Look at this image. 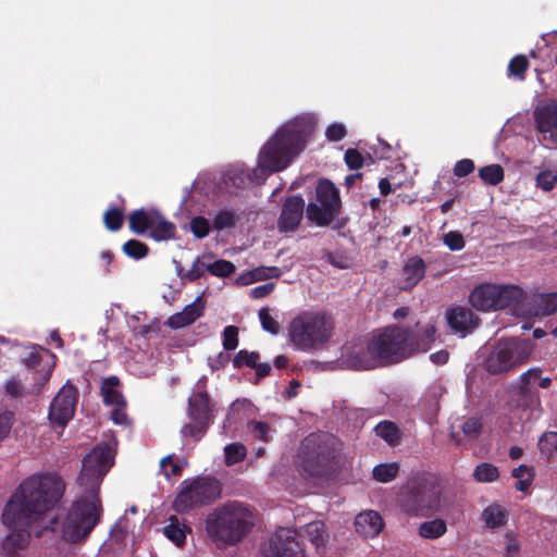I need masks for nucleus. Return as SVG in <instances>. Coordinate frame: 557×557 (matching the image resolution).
Returning a JSON list of instances; mask_svg holds the SVG:
<instances>
[{
  "label": "nucleus",
  "instance_id": "1",
  "mask_svg": "<svg viewBox=\"0 0 557 557\" xmlns=\"http://www.w3.org/2000/svg\"><path fill=\"white\" fill-rule=\"evenodd\" d=\"M65 486L61 478L52 474L32 475L25 479L8 500L2 521L13 530L2 542V550L8 556L25 549L30 533L24 528L45 520L62 498Z\"/></svg>",
  "mask_w": 557,
  "mask_h": 557
},
{
  "label": "nucleus",
  "instance_id": "2",
  "mask_svg": "<svg viewBox=\"0 0 557 557\" xmlns=\"http://www.w3.org/2000/svg\"><path fill=\"white\" fill-rule=\"evenodd\" d=\"M113 463L114 455L108 444L96 445L83 458L77 484L84 495L73 502L62 522L65 542L84 544L100 523L103 513L100 485Z\"/></svg>",
  "mask_w": 557,
  "mask_h": 557
},
{
  "label": "nucleus",
  "instance_id": "3",
  "mask_svg": "<svg viewBox=\"0 0 557 557\" xmlns=\"http://www.w3.org/2000/svg\"><path fill=\"white\" fill-rule=\"evenodd\" d=\"M435 327L425 325L410 331L400 326H387L374 333L368 341H359L346 347V356L356 369L370 370L398 363L417 351H426L434 342Z\"/></svg>",
  "mask_w": 557,
  "mask_h": 557
},
{
  "label": "nucleus",
  "instance_id": "4",
  "mask_svg": "<svg viewBox=\"0 0 557 557\" xmlns=\"http://www.w3.org/2000/svg\"><path fill=\"white\" fill-rule=\"evenodd\" d=\"M315 125V116L309 113L284 123L260 149L258 168L269 174L285 170L305 149Z\"/></svg>",
  "mask_w": 557,
  "mask_h": 557
},
{
  "label": "nucleus",
  "instance_id": "5",
  "mask_svg": "<svg viewBox=\"0 0 557 557\" xmlns=\"http://www.w3.org/2000/svg\"><path fill=\"white\" fill-rule=\"evenodd\" d=\"M252 525L250 510L238 502H228L214 508L206 519V532L219 548L239 543Z\"/></svg>",
  "mask_w": 557,
  "mask_h": 557
},
{
  "label": "nucleus",
  "instance_id": "6",
  "mask_svg": "<svg viewBox=\"0 0 557 557\" xmlns=\"http://www.w3.org/2000/svg\"><path fill=\"white\" fill-rule=\"evenodd\" d=\"M343 449L342 442L327 432H313L300 444L299 467L310 478H325L334 471Z\"/></svg>",
  "mask_w": 557,
  "mask_h": 557
},
{
  "label": "nucleus",
  "instance_id": "7",
  "mask_svg": "<svg viewBox=\"0 0 557 557\" xmlns=\"http://www.w3.org/2000/svg\"><path fill=\"white\" fill-rule=\"evenodd\" d=\"M441 488L432 474L419 473L399 488L396 504L408 517H431L441 506Z\"/></svg>",
  "mask_w": 557,
  "mask_h": 557
},
{
  "label": "nucleus",
  "instance_id": "8",
  "mask_svg": "<svg viewBox=\"0 0 557 557\" xmlns=\"http://www.w3.org/2000/svg\"><path fill=\"white\" fill-rule=\"evenodd\" d=\"M331 315L320 311H302L289 323L288 335L299 350H313L325 345L333 333Z\"/></svg>",
  "mask_w": 557,
  "mask_h": 557
},
{
  "label": "nucleus",
  "instance_id": "9",
  "mask_svg": "<svg viewBox=\"0 0 557 557\" xmlns=\"http://www.w3.org/2000/svg\"><path fill=\"white\" fill-rule=\"evenodd\" d=\"M524 290L516 285L481 284L469 296L471 306L480 311L516 308L523 302Z\"/></svg>",
  "mask_w": 557,
  "mask_h": 557
},
{
  "label": "nucleus",
  "instance_id": "10",
  "mask_svg": "<svg viewBox=\"0 0 557 557\" xmlns=\"http://www.w3.org/2000/svg\"><path fill=\"white\" fill-rule=\"evenodd\" d=\"M339 189L327 178L319 180L315 186V201L306 207V218L318 227H326L342 213Z\"/></svg>",
  "mask_w": 557,
  "mask_h": 557
},
{
  "label": "nucleus",
  "instance_id": "11",
  "mask_svg": "<svg viewBox=\"0 0 557 557\" xmlns=\"http://www.w3.org/2000/svg\"><path fill=\"white\" fill-rule=\"evenodd\" d=\"M531 351L530 341L516 337L499 339L485 360V369L491 374L508 372L524 363Z\"/></svg>",
  "mask_w": 557,
  "mask_h": 557
},
{
  "label": "nucleus",
  "instance_id": "12",
  "mask_svg": "<svg viewBox=\"0 0 557 557\" xmlns=\"http://www.w3.org/2000/svg\"><path fill=\"white\" fill-rule=\"evenodd\" d=\"M221 495V484L212 476H198L191 481L185 480L176 495L173 508L176 512H187L193 508L213 503Z\"/></svg>",
  "mask_w": 557,
  "mask_h": 557
},
{
  "label": "nucleus",
  "instance_id": "13",
  "mask_svg": "<svg viewBox=\"0 0 557 557\" xmlns=\"http://www.w3.org/2000/svg\"><path fill=\"white\" fill-rule=\"evenodd\" d=\"M264 557H305L296 530L280 528L262 548Z\"/></svg>",
  "mask_w": 557,
  "mask_h": 557
},
{
  "label": "nucleus",
  "instance_id": "14",
  "mask_svg": "<svg viewBox=\"0 0 557 557\" xmlns=\"http://www.w3.org/2000/svg\"><path fill=\"white\" fill-rule=\"evenodd\" d=\"M77 400V388L71 383L63 385L50 404L48 413L50 421L64 428L75 413Z\"/></svg>",
  "mask_w": 557,
  "mask_h": 557
},
{
  "label": "nucleus",
  "instance_id": "15",
  "mask_svg": "<svg viewBox=\"0 0 557 557\" xmlns=\"http://www.w3.org/2000/svg\"><path fill=\"white\" fill-rule=\"evenodd\" d=\"M534 121L543 145L550 149H557V100L537 108L534 111Z\"/></svg>",
  "mask_w": 557,
  "mask_h": 557
},
{
  "label": "nucleus",
  "instance_id": "16",
  "mask_svg": "<svg viewBox=\"0 0 557 557\" xmlns=\"http://www.w3.org/2000/svg\"><path fill=\"white\" fill-rule=\"evenodd\" d=\"M306 207L301 195L285 197L277 219V230L281 233L296 232L306 214Z\"/></svg>",
  "mask_w": 557,
  "mask_h": 557
},
{
  "label": "nucleus",
  "instance_id": "17",
  "mask_svg": "<svg viewBox=\"0 0 557 557\" xmlns=\"http://www.w3.org/2000/svg\"><path fill=\"white\" fill-rule=\"evenodd\" d=\"M213 411L214 405L205 388L194 393L188 398V417L190 420L212 423Z\"/></svg>",
  "mask_w": 557,
  "mask_h": 557
},
{
  "label": "nucleus",
  "instance_id": "18",
  "mask_svg": "<svg viewBox=\"0 0 557 557\" xmlns=\"http://www.w3.org/2000/svg\"><path fill=\"white\" fill-rule=\"evenodd\" d=\"M383 527V519L375 510L360 512L355 518L356 531L366 537L376 536L382 531Z\"/></svg>",
  "mask_w": 557,
  "mask_h": 557
},
{
  "label": "nucleus",
  "instance_id": "19",
  "mask_svg": "<svg viewBox=\"0 0 557 557\" xmlns=\"http://www.w3.org/2000/svg\"><path fill=\"white\" fill-rule=\"evenodd\" d=\"M203 313L201 298L197 297L193 304L187 305L181 312L168 318L165 324L171 329H181L194 323Z\"/></svg>",
  "mask_w": 557,
  "mask_h": 557
},
{
  "label": "nucleus",
  "instance_id": "20",
  "mask_svg": "<svg viewBox=\"0 0 557 557\" xmlns=\"http://www.w3.org/2000/svg\"><path fill=\"white\" fill-rule=\"evenodd\" d=\"M426 264L419 256L410 257L403 267V289L414 287L425 275Z\"/></svg>",
  "mask_w": 557,
  "mask_h": 557
},
{
  "label": "nucleus",
  "instance_id": "21",
  "mask_svg": "<svg viewBox=\"0 0 557 557\" xmlns=\"http://www.w3.org/2000/svg\"><path fill=\"white\" fill-rule=\"evenodd\" d=\"M120 379L115 375L104 379L101 383L100 394L106 406L126 407V400L119 389Z\"/></svg>",
  "mask_w": 557,
  "mask_h": 557
},
{
  "label": "nucleus",
  "instance_id": "22",
  "mask_svg": "<svg viewBox=\"0 0 557 557\" xmlns=\"http://www.w3.org/2000/svg\"><path fill=\"white\" fill-rule=\"evenodd\" d=\"M473 318L471 309L465 307H456L447 312L449 327L459 333L468 332L474 325Z\"/></svg>",
  "mask_w": 557,
  "mask_h": 557
},
{
  "label": "nucleus",
  "instance_id": "23",
  "mask_svg": "<svg viewBox=\"0 0 557 557\" xmlns=\"http://www.w3.org/2000/svg\"><path fill=\"white\" fill-rule=\"evenodd\" d=\"M157 212V210H146L145 208H139L132 211L128 214L129 230L137 235H143L146 232H150Z\"/></svg>",
  "mask_w": 557,
  "mask_h": 557
},
{
  "label": "nucleus",
  "instance_id": "24",
  "mask_svg": "<svg viewBox=\"0 0 557 557\" xmlns=\"http://www.w3.org/2000/svg\"><path fill=\"white\" fill-rule=\"evenodd\" d=\"M149 236L156 242L174 239L176 237V226L158 211L153 219Z\"/></svg>",
  "mask_w": 557,
  "mask_h": 557
},
{
  "label": "nucleus",
  "instance_id": "25",
  "mask_svg": "<svg viewBox=\"0 0 557 557\" xmlns=\"http://www.w3.org/2000/svg\"><path fill=\"white\" fill-rule=\"evenodd\" d=\"M374 433L392 447L399 445L403 438L401 430L391 420H383L379 422L374 426Z\"/></svg>",
  "mask_w": 557,
  "mask_h": 557
},
{
  "label": "nucleus",
  "instance_id": "26",
  "mask_svg": "<svg viewBox=\"0 0 557 557\" xmlns=\"http://www.w3.org/2000/svg\"><path fill=\"white\" fill-rule=\"evenodd\" d=\"M187 532H190V528L181 523L176 516H171L169 524L163 528L164 535L178 547L185 544Z\"/></svg>",
  "mask_w": 557,
  "mask_h": 557
},
{
  "label": "nucleus",
  "instance_id": "27",
  "mask_svg": "<svg viewBox=\"0 0 557 557\" xmlns=\"http://www.w3.org/2000/svg\"><path fill=\"white\" fill-rule=\"evenodd\" d=\"M305 536L320 549L324 546L329 535L326 533L325 524L322 521H312L305 525Z\"/></svg>",
  "mask_w": 557,
  "mask_h": 557
},
{
  "label": "nucleus",
  "instance_id": "28",
  "mask_svg": "<svg viewBox=\"0 0 557 557\" xmlns=\"http://www.w3.org/2000/svg\"><path fill=\"white\" fill-rule=\"evenodd\" d=\"M482 518L488 528L495 529L506 523L507 513L499 505H490L483 510Z\"/></svg>",
  "mask_w": 557,
  "mask_h": 557
},
{
  "label": "nucleus",
  "instance_id": "29",
  "mask_svg": "<svg viewBox=\"0 0 557 557\" xmlns=\"http://www.w3.org/2000/svg\"><path fill=\"white\" fill-rule=\"evenodd\" d=\"M447 531L446 522L442 519H433L425 521L419 527V535L424 539H437L444 535Z\"/></svg>",
  "mask_w": 557,
  "mask_h": 557
},
{
  "label": "nucleus",
  "instance_id": "30",
  "mask_svg": "<svg viewBox=\"0 0 557 557\" xmlns=\"http://www.w3.org/2000/svg\"><path fill=\"white\" fill-rule=\"evenodd\" d=\"M124 223V208L110 207L103 213V224L110 232H117Z\"/></svg>",
  "mask_w": 557,
  "mask_h": 557
},
{
  "label": "nucleus",
  "instance_id": "31",
  "mask_svg": "<svg viewBox=\"0 0 557 557\" xmlns=\"http://www.w3.org/2000/svg\"><path fill=\"white\" fill-rule=\"evenodd\" d=\"M399 472V466L397 462L380 463L373 468V479L381 483H387L393 481Z\"/></svg>",
  "mask_w": 557,
  "mask_h": 557
},
{
  "label": "nucleus",
  "instance_id": "32",
  "mask_svg": "<svg viewBox=\"0 0 557 557\" xmlns=\"http://www.w3.org/2000/svg\"><path fill=\"white\" fill-rule=\"evenodd\" d=\"M479 177L488 185H498L504 181V170L499 164H490L479 169Z\"/></svg>",
  "mask_w": 557,
  "mask_h": 557
},
{
  "label": "nucleus",
  "instance_id": "33",
  "mask_svg": "<svg viewBox=\"0 0 557 557\" xmlns=\"http://www.w3.org/2000/svg\"><path fill=\"white\" fill-rule=\"evenodd\" d=\"M473 478L478 482H494L499 478V471L496 466L482 462L475 467Z\"/></svg>",
  "mask_w": 557,
  "mask_h": 557
},
{
  "label": "nucleus",
  "instance_id": "34",
  "mask_svg": "<svg viewBox=\"0 0 557 557\" xmlns=\"http://www.w3.org/2000/svg\"><path fill=\"white\" fill-rule=\"evenodd\" d=\"M123 252L135 260L145 258L149 253V247L147 244L138 239H128L122 246Z\"/></svg>",
  "mask_w": 557,
  "mask_h": 557
},
{
  "label": "nucleus",
  "instance_id": "35",
  "mask_svg": "<svg viewBox=\"0 0 557 557\" xmlns=\"http://www.w3.org/2000/svg\"><path fill=\"white\" fill-rule=\"evenodd\" d=\"M529 60L523 54L513 57L508 64V76H513L519 81L524 79V74L529 69Z\"/></svg>",
  "mask_w": 557,
  "mask_h": 557
},
{
  "label": "nucleus",
  "instance_id": "36",
  "mask_svg": "<svg viewBox=\"0 0 557 557\" xmlns=\"http://www.w3.org/2000/svg\"><path fill=\"white\" fill-rule=\"evenodd\" d=\"M208 272L216 277H228L235 273L236 267L233 262L224 259L209 263Z\"/></svg>",
  "mask_w": 557,
  "mask_h": 557
},
{
  "label": "nucleus",
  "instance_id": "37",
  "mask_svg": "<svg viewBox=\"0 0 557 557\" xmlns=\"http://www.w3.org/2000/svg\"><path fill=\"white\" fill-rule=\"evenodd\" d=\"M259 358L260 355L258 351H248L246 349H242L233 358V366L236 369H240L243 367L252 369L257 366Z\"/></svg>",
  "mask_w": 557,
  "mask_h": 557
},
{
  "label": "nucleus",
  "instance_id": "38",
  "mask_svg": "<svg viewBox=\"0 0 557 557\" xmlns=\"http://www.w3.org/2000/svg\"><path fill=\"white\" fill-rule=\"evenodd\" d=\"M246 447L239 443H232L225 446V463L227 466H233L237 462H240L246 457Z\"/></svg>",
  "mask_w": 557,
  "mask_h": 557
},
{
  "label": "nucleus",
  "instance_id": "39",
  "mask_svg": "<svg viewBox=\"0 0 557 557\" xmlns=\"http://www.w3.org/2000/svg\"><path fill=\"white\" fill-rule=\"evenodd\" d=\"M210 424L211 423L205 421L191 420L190 423H186L182 428V434L186 437L188 436L195 441H199L206 434Z\"/></svg>",
  "mask_w": 557,
  "mask_h": 557
},
{
  "label": "nucleus",
  "instance_id": "40",
  "mask_svg": "<svg viewBox=\"0 0 557 557\" xmlns=\"http://www.w3.org/2000/svg\"><path fill=\"white\" fill-rule=\"evenodd\" d=\"M539 448L548 458L557 455V432L544 433L539 441Z\"/></svg>",
  "mask_w": 557,
  "mask_h": 557
},
{
  "label": "nucleus",
  "instance_id": "41",
  "mask_svg": "<svg viewBox=\"0 0 557 557\" xmlns=\"http://www.w3.org/2000/svg\"><path fill=\"white\" fill-rule=\"evenodd\" d=\"M248 430L255 438L268 443L271 428L267 422L252 420L248 423Z\"/></svg>",
  "mask_w": 557,
  "mask_h": 557
},
{
  "label": "nucleus",
  "instance_id": "42",
  "mask_svg": "<svg viewBox=\"0 0 557 557\" xmlns=\"http://www.w3.org/2000/svg\"><path fill=\"white\" fill-rule=\"evenodd\" d=\"M236 223V216L233 211L222 210L219 211L213 219V227L218 231L233 227Z\"/></svg>",
  "mask_w": 557,
  "mask_h": 557
},
{
  "label": "nucleus",
  "instance_id": "43",
  "mask_svg": "<svg viewBox=\"0 0 557 557\" xmlns=\"http://www.w3.org/2000/svg\"><path fill=\"white\" fill-rule=\"evenodd\" d=\"M259 320L264 331L272 335H277L280 333V323L271 317L268 308L259 310Z\"/></svg>",
  "mask_w": 557,
  "mask_h": 557
},
{
  "label": "nucleus",
  "instance_id": "44",
  "mask_svg": "<svg viewBox=\"0 0 557 557\" xmlns=\"http://www.w3.org/2000/svg\"><path fill=\"white\" fill-rule=\"evenodd\" d=\"M461 429L465 436L474 440L481 434L483 424L480 419L471 417L463 422Z\"/></svg>",
  "mask_w": 557,
  "mask_h": 557
},
{
  "label": "nucleus",
  "instance_id": "45",
  "mask_svg": "<svg viewBox=\"0 0 557 557\" xmlns=\"http://www.w3.org/2000/svg\"><path fill=\"white\" fill-rule=\"evenodd\" d=\"M190 231L197 238H205L210 232L209 221L203 216H195L190 221Z\"/></svg>",
  "mask_w": 557,
  "mask_h": 557
},
{
  "label": "nucleus",
  "instance_id": "46",
  "mask_svg": "<svg viewBox=\"0 0 557 557\" xmlns=\"http://www.w3.org/2000/svg\"><path fill=\"white\" fill-rule=\"evenodd\" d=\"M238 327L235 325H227L223 330V348L225 350H235L238 346Z\"/></svg>",
  "mask_w": 557,
  "mask_h": 557
},
{
  "label": "nucleus",
  "instance_id": "47",
  "mask_svg": "<svg viewBox=\"0 0 557 557\" xmlns=\"http://www.w3.org/2000/svg\"><path fill=\"white\" fill-rule=\"evenodd\" d=\"M251 274L255 281H264L269 278H278L282 275V271L277 267H259L251 270Z\"/></svg>",
  "mask_w": 557,
  "mask_h": 557
},
{
  "label": "nucleus",
  "instance_id": "48",
  "mask_svg": "<svg viewBox=\"0 0 557 557\" xmlns=\"http://www.w3.org/2000/svg\"><path fill=\"white\" fill-rule=\"evenodd\" d=\"M209 263H205L199 257L193 262L191 268L186 272L185 278L189 282H196L208 272Z\"/></svg>",
  "mask_w": 557,
  "mask_h": 557
},
{
  "label": "nucleus",
  "instance_id": "49",
  "mask_svg": "<svg viewBox=\"0 0 557 557\" xmlns=\"http://www.w3.org/2000/svg\"><path fill=\"white\" fill-rule=\"evenodd\" d=\"M540 310L544 315H550L557 311V293L543 295L539 304Z\"/></svg>",
  "mask_w": 557,
  "mask_h": 557
},
{
  "label": "nucleus",
  "instance_id": "50",
  "mask_svg": "<svg viewBox=\"0 0 557 557\" xmlns=\"http://www.w3.org/2000/svg\"><path fill=\"white\" fill-rule=\"evenodd\" d=\"M344 160H345L346 165L350 170L361 169L363 165V161H364L363 156L360 153L359 150H357L355 148H349L346 150Z\"/></svg>",
  "mask_w": 557,
  "mask_h": 557
},
{
  "label": "nucleus",
  "instance_id": "51",
  "mask_svg": "<svg viewBox=\"0 0 557 557\" xmlns=\"http://www.w3.org/2000/svg\"><path fill=\"white\" fill-rule=\"evenodd\" d=\"M444 244L453 251L461 250L466 245L463 236L456 231H450L444 235Z\"/></svg>",
  "mask_w": 557,
  "mask_h": 557
},
{
  "label": "nucleus",
  "instance_id": "52",
  "mask_svg": "<svg viewBox=\"0 0 557 557\" xmlns=\"http://www.w3.org/2000/svg\"><path fill=\"white\" fill-rule=\"evenodd\" d=\"M160 467L168 479L171 476H178L182 473V467L173 460L172 456L162 458Z\"/></svg>",
  "mask_w": 557,
  "mask_h": 557
},
{
  "label": "nucleus",
  "instance_id": "53",
  "mask_svg": "<svg viewBox=\"0 0 557 557\" xmlns=\"http://www.w3.org/2000/svg\"><path fill=\"white\" fill-rule=\"evenodd\" d=\"M557 183V174L550 171H542L536 176V184L543 190H552Z\"/></svg>",
  "mask_w": 557,
  "mask_h": 557
},
{
  "label": "nucleus",
  "instance_id": "54",
  "mask_svg": "<svg viewBox=\"0 0 557 557\" xmlns=\"http://www.w3.org/2000/svg\"><path fill=\"white\" fill-rule=\"evenodd\" d=\"M475 169L474 162L471 159H461L454 165V175L457 177H465L472 173Z\"/></svg>",
  "mask_w": 557,
  "mask_h": 557
},
{
  "label": "nucleus",
  "instance_id": "55",
  "mask_svg": "<svg viewBox=\"0 0 557 557\" xmlns=\"http://www.w3.org/2000/svg\"><path fill=\"white\" fill-rule=\"evenodd\" d=\"M347 134L346 127L339 123L331 124L325 132V136L330 141H339Z\"/></svg>",
  "mask_w": 557,
  "mask_h": 557
},
{
  "label": "nucleus",
  "instance_id": "56",
  "mask_svg": "<svg viewBox=\"0 0 557 557\" xmlns=\"http://www.w3.org/2000/svg\"><path fill=\"white\" fill-rule=\"evenodd\" d=\"M541 373H542V370L539 369V368H533V369H530L528 371H525L524 373H522L521 375V386H520V392L522 394L527 393L528 391V386H529V383L532 381V380H536V379H540L541 376Z\"/></svg>",
  "mask_w": 557,
  "mask_h": 557
},
{
  "label": "nucleus",
  "instance_id": "57",
  "mask_svg": "<svg viewBox=\"0 0 557 557\" xmlns=\"http://www.w3.org/2000/svg\"><path fill=\"white\" fill-rule=\"evenodd\" d=\"M275 288V284L272 282L253 287L250 290V297L253 299L264 298L270 295Z\"/></svg>",
  "mask_w": 557,
  "mask_h": 557
},
{
  "label": "nucleus",
  "instance_id": "58",
  "mask_svg": "<svg viewBox=\"0 0 557 557\" xmlns=\"http://www.w3.org/2000/svg\"><path fill=\"white\" fill-rule=\"evenodd\" d=\"M12 426L11 417L9 414L0 416V442L10 433Z\"/></svg>",
  "mask_w": 557,
  "mask_h": 557
},
{
  "label": "nucleus",
  "instance_id": "59",
  "mask_svg": "<svg viewBox=\"0 0 557 557\" xmlns=\"http://www.w3.org/2000/svg\"><path fill=\"white\" fill-rule=\"evenodd\" d=\"M41 362V356L37 351H30L24 359L23 363L28 369H36Z\"/></svg>",
  "mask_w": 557,
  "mask_h": 557
},
{
  "label": "nucleus",
  "instance_id": "60",
  "mask_svg": "<svg viewBox=\"0 0 557 557\" xmlns=\"http://www.w3.org/2000/svg\"><path fill=\"white\" fill-rule=\"evenodd\" d=\"M533 468L532 467H529V466H525V465H520L519 467L515 468L511 472V475L516 479L519 480H523L527 478V475H529V473H533Z\"/></svg>",
  "mask_w": 557,
  "mask_h": 557
},
{
  "label": "nucleus",
  "instance_id": "61",
  "mask_svg": "<svg viewBox=\"0 0 557 557\" xmlns=\"http://www.w3.org/2000/svg\"><path fill=\"white\" fill-rule=\"evenodd\" d=\"M125 407H115L111 413V419L116 424H124L127 420L126 413L124 412Z\"/></svg>",
  "mask_w": 557,
  "mask_h": 557
},
{
  "label": "nucleus",
  "instance_id": "62",
  "mask_svg": "<svg viewBox=\"0 0 557 557\" xmlns=\"http://www.w3.org/2000/svg\"><path fill=\"white\" fill-rule=\"evenodd\" d=\"M5 392L12 397L20 396L21 387L18 381L15 379L8 381L5 384Z\"/></svg>",
  "mask_w": 557,
  "mask_h": 557
},
{
  "label": "nucleus",
  "instance_id": "63",
  "mask_svg": "<svg viewBox=\"0 0 557 557\" xmlns=\"http://www.w3.org/2000/svg\"><path fill=\"white\" fill-rule=\"evenodd\" d=\"M505 548L507 557H515L520 550V545L515 539H508Z\"/></svg>",
  "mask_w": 557,
  "mask_h": 557
},
{
  "label": "nucleus",
  "instance_id": "64",
  "mask_svg": "<svg viewBox=\"0 0 557 557\" xmlns=\"http://www.w3.org/2000/svg\"><path fill=\"white\" fill-rule=\"evenodd\" d=\"M449 354L446 350H440L430 356V359L435 364H445L448 361Z\"/></svg>",
  "mask_w": 557,
  "mask_h": 557
}]
</instances>
